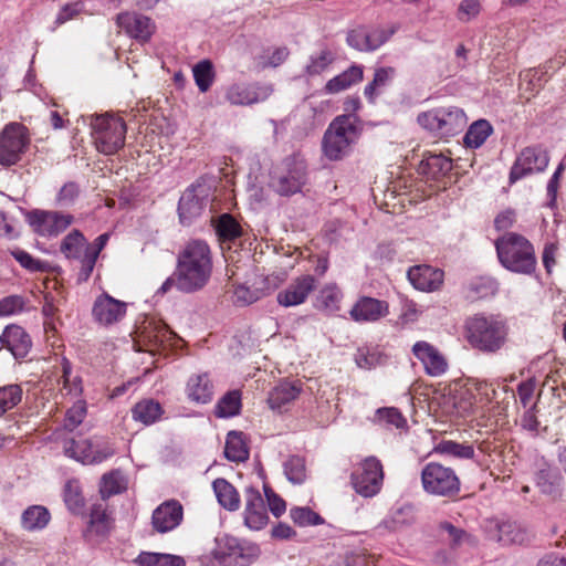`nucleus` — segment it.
I'll return each mask as SVG.
<instances>
[{
	"instance_id": "1",
	"label": "nucleus",
	"mask_w": 566,
	"mask_h": 566,
	"mask_svg": "<svg viewBox=\"0 0 566 566\" xmlns=\"http://www.w3.org/2000/svg\"><path fill=\"white\" fill-rule=\"evenodd\" d=\"M212 273V258L209 245L201 240L188 242L178 254L174 276L168 277L158 293H167L172 286L184 293L203 289Z\"/></svg>"
},
{
	"instance_id": "2",
	"label": "nucleus",
	"mask_w": 566,
	"mask_h": 566,
	"mask_svg": "<svg viewBox=\"0 0 566 566\" xmlns=\"http://www.w3.org/2000/svg\"><path fill=\"white\" fill-rule=\"evenodd\" d=\"M467 339L474 348L485 354L499 352L506 343V322L495 315H474L465 323Z\"/></svg>"
},
{
	"instance_id": "3",
	"label": "nucleus",
	"mask_w": 566,
	"mask_h": 566,
	"mask_svg": "<svg viewBox=\"0 0 566 566\" xmlns=\"http://www.w3.org/2000/svg\"><path fill=\"white\" fill-rule=\"evenodd\" d=\"M259 556L256 544L223 535L214 539L213 548L201 556L200 563L202 566H249Z\"/></svg>"
},
{
	"instance_id": "4",
	"label": "nucleus",
	"mask_w": 566,
	"mask_h": 566,
	"mask_svg": "<svg viewBox=\"0 0 566 566\" xmlns=\"http://www.w3.org/2000/svg\"><path fill=\"white\" fill-rule=\"evenodd\" d=\"M496 253L500 263L509 271L531 274L536 266L534 248L531 242L521 234L509 232L495 241Z\"/></svg>"
},
{
	"instance_id": "5",
	"label": "nucleus",
	"mask_w": 566,
	"mask_h": 566,
	"mask_svg": "<svg viewBox=\"0 0 566 566\" xmlns=\"http://www.w3.org/2000/svg\"><path fill=\"white\" fill-rule=\"evenodd\" d=\"M354 115H339L333 119L323 137V151L329 160H340L348 155L359 135Z\"/></svg>"
},
{
	"instance_id": "6",
	"label": "nucleus",
	"mask_w": 566,
	"mask_h": 566,
	"mask_svg": "<svg viewBox=\"0 0 566 566\" xmlns=\"http://www.w3.org/2000/svg\"><path fill=\"white\" fill-rule=\"evenodd\" d=\"M417 122L434 136L443 138L462 133L468 125V117L462 108L444 105L420 113Z\"/></svg>"
},
{
	"instance_id": "7",
	"label": "nucleus",
	"mask_w": 566,
	"mask_h": 566,
	"mask_svg": "<svg viewBox=\"0 0 566 566\" xmlns=\"http://www.w3.org/2000/svg\"><path fill=\"white\" fill-rule=\"evenodd\" d=\"M92 135L98 151L113 155L125 144L126 124L113 115L95 116L91 120Z\"/></svg>"
},
{
	"instance_id": "8",
	"label": "nucleus",
	"mask_w": 566,
	"mask_h": 566,
	"mask_svg": "<svg viewBox=\"0 0 566 566\" xmlns=\"http://www.w3.org/2000/svg\"><path fill=\"white\" fill-rule=\"evenodd\" d=\"M421 482L426 492L439 496H453L460 491V480L454 470L437 462L424 465Z\"/></svg>"
},
{
	"instance_id": "9",
	"label": "nucleus",
	"mask_w": 566,
	"mask_h": 566,
	"mask_svg": "<svg viewBox=\"0 0 566 566\" xmlns=\"http://www.w3.org/2000/svg\"><path fill=\"white\" fill-rule=\"evenodd\" d=\"M65 455L83 463L98 464L114 455L112 444L103 438L67 440L63 447Z\"/></svg>"
},
{
	"instance_id": "10",
	"label": "nucleus",
	"mask_w": 566,
	"mask_h": 566,
	"mask_svg": "<svg viewBox=\"0 0 566 566\" xmlns=\"http://www.w3.org/2000/svg\"><path fill=\"white\" fill-rule=\"evenodd\" d=\"M28 129L20 123H10L0 133V165L12 166L21 160L28 149Z\"/></svg>"
},
{
	"instance_id": "11",
	"label": "nucleus",
	"mask_w": 566,
	"mask_h": 566,
	"mask_svg": "<svg viewBox=\"0 0 566 566\" xmlns=\"http://www.w3.org/2000/svg\"><path fill=\"white\" fill-rule=\"evenodd\" d=\"M384 471L380 461L368 457L352 474V483L356 492L365 497L376 495L382 485Z\"/></svg>"
},
{
	"instance_id": "12",
	"label": "nucleus",
	"mask_w": 566,
	"mask_h": 566,
	"mask_svg": "<svg viewBox=\"0 0 566 566\" xmlns=\"http://www.w3.org/2000/svg\"><path fill=\"white\" fill-rule=\"evenodd\" d=\"M548 163L549 155L542 146L523 148L511 168L510 184H514L526 176L544 171Z\"/></svg>"
},
{
	"instance_id": "13",
	"label": "nucleus",
	"mask_w": 566,
	"mask_h": 566,
	"mask_svg": "<svg viewBox=\"0 0 566 566\" xmlns=\"http://www.w3.org/2000/svg\"><path fill=\"white\" fill-rule=\"evenodd\" d=\"M306 181V168L302 161L286 160L271 178L270 186L281 196L301 191Z\"/></svg>"
},
{
	"instance_id": "14",
	"label": "nucleus",
	"mask_w": 566,
	"mask_h": 566,
	"mask_svg": "<svg viewBox=\"0 0 566 566\" xmlns=\"http://www.w3.org/2000/svg\"><path fill=\"white\" fill-rule=\"evenodd\" d=\"M30 224L43 237H56L65 231L73 222L72 214L59 211L35 210L30 213Z\"/></svg>"
},
{
	"instance_id": "15",
	"label": "nucleus",
	"mask_w": 566,
	"mask_h": 566,
	"mask_svg": "<svg viewBox=\"0 0 566 566\" xmlns=\"http://www.w3.org/2000/svg\"><path fill=\"white\" fill-rule=\"evenodd\" d=\"M411 353L421 363L428 376L440 377L448 371L447 357L431 343L418 340L412 345Z\"/></svg>"
},
{
	"instance_id": "16",
	"label": "nucleus",
	"mask_w": 566,
	"mask_h": 566,
	"mask_svg": "<svg viewBox=\"0 0 566 566\" xmlns=\"http://www.w3.org/2000/svg\"><path fill=\"white\" fill-rule=\"evenodd\" d=\"M272 92L273 88L269 84L235 83L227 87L226 99L231 105L247 106L265 101Z\"/></svg>"
},
{
	"instance_id": "17",
	"label": "nucleus",
	"mask_w": 566,
	"mask_h": 566,
	"mask_svg": "<svg viewBox=\"0 0 566 566\" xmlns=\"http://www.w3.org/2000/svg\"><path fill=\"white\" fill-rule=\"evenodd\" d=\"M209 202V187L205 184L190 186L181 196L178 205L179 217L182 222L201 214Z\"/></svg>"
},
{
	"instance_id": "18",
	"label": "nucleus",
	"mask_w": 566,
	"mask_h": 566,
	"mask_svg": "<svg viewBox=\"0 0 566 566\" xmlns=\"http://www.w3.org/2000/svg\"><path fill=\"white\" fill-rule=\"evenodd\" d=\"M316 279L311 274H303L293 279L289 285L276 295L277 303L283 307H293L306 302L310 294L316 289Z\"/></svg>"
},
{
	"instance_id": "19",
	"label": "nucleus",
	"mask_w": 566,
	"mask_h": 566,
	"mask_svg": "<svg viewBox=\"0 0 566 566\" xmlns=\"http://www.w3.org/2000/svg\"><path fill=\"white\" fill-rule=\"evenodd\" d=\"M127 312V304L116 300L107 293H103L96 297L92 316L94 321L102 326H112L120 322Z\"/></svg>"
},
{
	"instance_id": "20",
	"label": "nucleus",
	"mask_w": 566,
	"mask_h": 566,
	"mask_svg": "<svg viewBox=\"0 0 566 566\" xmlns=\"http://www.w3.org/2000/svg\"><path fill=\"white\" fill-rule=\"evenodd\" d=\"M182 516V505L176 500H168L153 512L151 524L158 533H167L181 523Z\"/></svg>"
},
{
	"instance_id": "21",
	"label": "nucleus",
	"mask_w": 566,
	"mask_h": 566,
	"mask_svg": "<svg viewBox=\"0 0 566 566\" xmlns=\"http://www.w3.org/2000/svg\"><path fill=\"white\" fill-rule=\"evenodd\" d=\"M116 22L129 36L139 42H147L155 31L153 21L136 12H124L117 15Z\"/></svg>"
},
{
	"instance_id": "22",
	"label": "nucleus",
	"mask_w": 566,
	"mask_h": 566,
	"mask_svg": "<svg viewBox=\"0 0 566 566\" xmlns=\"http://www.w3.org/2000/svg\"><path fill=\"white\" fill-rule=\"evenodd\" d=\"M388 314V303L369 296L359 297L349 311L357 323L376 322Z\"/></svg>"
},
{
	"instance_id": "23",
	"label": "nucleus",
	"mask_w": 566,
	"mask_h": 566,
	"mask_svg": "<svg viewBox=\"0 0 566 566\" xmlns=\"http://www.w3.org/2000/svg\"><path fill=\"white\" fill-rule=\"evenodd\" d=\"M268 511L260 492L248 489L245 494L244 524L252 531H260L268 524Z\"/></svg>"
},
{
	"instance_id": "24",
	"label": "nucleus",
	"mask_w": 566,
	"mask_h": 566,
	"mask_svg": "<svg viewBox=\"0 0 566 566\" xmlns=\"http://www.w3.org/2000/svg\"><path fill=\"white\" fill-rule=\"evenodd\" d=\"M407 276L415 289L423 292H433L443 283V272L426 264L410 268Z\"/></svg>"
},
{
	"instance_id": "25",
	"label": "nucleus",
	"mask_w": 566,
	"mask_h": 566,
	"mask_svg": "<svg viewBox=\"0 0 566 566\" xmlns=\"http://www.w3.org/2000/svg\"><path fill=\"white\" fill-rule=\"evenodd\" d=\"M187 398L196 403H208L212 400L214 385L207 373L195 374L186 384Z\"/></svg>"
},
{
	"instance_id": "26",
	"label": "nucleus",
	"mask_w": 566,
	"mask_h": 566,
	"mask_svg": "<svg viewBox=\"0 0 566 566\" xmlns=\"http://www.w3.org/2000/svg\"><path fill=\"white\" fill-rule=\"evenodd\" d=\"M0 340L15 358H23L29 353L31 347V339L24 329L20 326L12 325L8 326Z\"/></svg>"
},
{
	"instance_id": "27",
	"label": "nucleus",
	"mask_w": 566,
	"mask_h": 566,
	"mask_svg": "<svg viewBox=\"0 0 566 566\" xmlns=\"http://www.w3.org/2000/svg\"><path fill=\"white\" fill-rule=\"evenodd\" d=\"M109 240V233L98 235L92 243H87L83 256V266L78 271V281H87L91 276L101 251Z\"/></svg>"
},
{
	"instance_id": "28",
	"label": "nucleus",
	"mask_w": 566,
	"mask_h": 566,
	"mask_svg": "<svg viewBox=\"0 0 566 566\" xmlns=\"http://www.w3.org/2000/svg\"><path fill=\"white\" fill-rule=\"evenodd\" d=\"M301 392L296 382L283 381L273 388L269 395L268 402L271 409L282 410L294 401Z\"/></svg>"
},
{
	"instance_id": "29",
	"label": "nucleus",
	"mask_w": 566,
	"mask_h": 566,
	"mask_svg": "<svg viewBox=\"0 0 566 566\" xmlns=\"http://www.w3.org/2000/svg\"><path fill=\"white\" fill-rule=\"evenodd\" d=\"M546 81V71L543 69H528L523 71L520 74L521 95L525 97L526 101H530L532 96H535V94L541 91Z\"/></svg>"
},
{
	"instance_id": "30",
	"label": "nucleus",
	"mask_w": 566,
	"mask_h": 566,
	"mask_svg": "<svg viewBox=\"0 0 566 566\" xmlns=\"http://www.w3.org/2000/svg\"><path fill=\"white\" fill-rule=\"evenodd\" d=\"M164 413L161 405L154 399H144L137 402L132 409V416L135 421L149 426L160 420Z\"/></svg>"
},
{
	"instance_id": "31",
	"label": "nucleus",
	"mask_w": 566,
	"mask_h": 566,
	"mask_svg": "<svg viewBox=\"0 0 566 566\" xmlns=\"http://www.w3.org/2000/svg\"><path fill=\"white\" fill-rule=\"evenodd\" d=\"M361 80L363 69L360 66L354 65L344 71L343 73L331 78L326 83L324 91L327 94H337L349 88L353 84L358 83Z\"/></svg>"
},
{
	"instance_id": "32",
	"label": "nucleus",
	"mask_w": 566,
	"mask_h": 566,
	"mask_svg": "<svg viewBox=\"0 0 566 566\" xmlns=\"http://www.w3.org/2000/svg\"><path fill=\"white\" fill-rule=\"evenodd\" d=\"M87 247V241L78 230L71 231L61 243V252L67 259L78 260L83 266V256Z\"/></svg>"
},
{
	"instance_id": "33",
	"label": "nucleus",
	"mask_w": 566,
	"mask_h": 566,
	"mask_svg": "<svg viewBox=\"0 0 566 566\" xmlns=\"http://www.w3.org/2000/svg\"><path fill=\"white\" fill-rule=\"evenodd\" d=\"M412 521L411 510L408 507L398 509L388 514L376 527L375 531L379 535L391 533L408 525Z\"/></svg>"
},
{
	"instance_id": "34",
	"label": "nucleus",
	"mask_w": 566,
	"mask_h": 566,
	"mask_svg": "<svg viewBox=\"0 0 566 566\" xmlns=\"http://www.w3.org/2000/svg\"><path fill=\"white\" fill-rule=\"evenodd\" d=\"M224 455L232 462H243L249 458V449L242 432L230 431L228 433Z\"/></svg>"
},
{
	"instance_id": "35",
	"label": "nucleus",
	"mask_w": 566,
	"mask_h": 566,
	"mask_svg": "<svg viewBox=\"0 0 566 566\" xmlns=\"http://www.w3.org/2000/svg\"><path fill=\"white\" fill-rule=\"evenodd\" d=\"M452 169V161L442 154H428L421 160L420 170L422 174L438 178Z\"/></svg>"
},
{
	"instance_id": "36",
	"label": "nucleus",
	"mask_w": 566,
	"mask_h": 566,
	"mask_svg": "<svg viewBox=\"0 0 566 566\" xmlns=\"http://www.w3.org/2000/svg\"><path fill=\"white\" fill-rule=\"evenodd\" d=\"M213 491L221 506L229 511H235L240 505L239 493L232 484L224 479H217L213 484Z\"/></svg>"
},
{
	"instance_id": "37",
	"label": "nucleus",
	"mask_w": 566,
	"mask_h": 566,
	"mask_svg": "<svg viewBox=\"0 0 566 566\" xmlns=\"http://www.w3.org/2000/svg\"><path fill=\"white\" fill-rule=\"evenodd\" d=\"M50 518L51 515L44 506L32 505L22 513L21 524L27 531H38L44 528Z\"/></svg>"
},
{
	"instance_id": "38",
	"label": "nucleus",
	"mask_w": 566,
	"mask_h": 566,
	"mask_svg": "<svg viewBox=\"0 0 566 566\" xmlns=\"http://www.w3.org/2000/svg\"><path fill=\"white\" fill-rule=\"evenodd\" d=\"M434 452L454 459H472L475 454L472 444L442 440L434 447Z\"/></svg>"
},
{
	"instance_id": "39",
	"label": "nucleus",
	"mask_w": 566,
	"mask_h": 566,
	"mask_svg": "<svg viewBox=\"0 0 566 566\" xmlns=\"http://www.w3.org/2000/svg\"><path fill=\"white\" fill-rule=\"evenodd\" d=\"M358 368L370 370L385 363V356L378 347L363 346L359 347L354 356Z\"/></svg>"
},
{
	"instance_id": "40",
	"label": "nucleus",
	"mask_w": 566,
	"mask_h": 566,
	"mask_svg": "<svg viewBox=\"0 0 566 566\" xmlns=\"http://www.w3.org/2000/svg\"><path fill=\"white\" fill-rule=\"evenodd\" d=\"M528 538L527 533L515 522H503L497 528V541L503 545L523 544Z\"/></svg>"
},
{
	"instance_id": "41",
	"label": "nucleus",
	"mask_w": 566,
	"mask_h": 566,
	"mask_svg": "<svg viewBox=\"0 0 566 566\" xmlns=\"http://www.w3.org/2000/svg\"><path fill=\"white\" fill-rule=\"evenodd\" d=\"M492 130L488 120L479 119L469 127L464 136V143L470 148H478L484 144Z\"/></svg>"
},
{
	"instance_id": "42",
	"label": "nucleus",
	"mask_w": 566,
	"mask_h": 566,
	"mask_svg": "<svg viewBox=\"0 0 566 566\" xmlns=\"http://www.w3.org/2000/svg\"><path fill=\"white\" fill-rule=\"evenodd\" d=\"M216 232L222 242H230L242 234V228L230 214H222L216 223Z\"/></svg>"
},
{
	"instance_id": "43",
	"label": "nucleus",
	"mask_w": 566,
	"mask_h": 566,
	"mask_svg": "<svg viewBox=\"0 0 566 566\" xmlns=\"http://www.w3.org/2000/svg\"><path fill=\"white\" fill-rule=\"evenodd\" d=\"M343 293L335 283L324 285L317 296V306L329 312L339 310Z\"/></svg>"
},
{
	"instance_id": "44",
	"label": "nucleus",
	"mask_w": 566,
	"mask_h": 566,
	"mask_svg": "<svg viewBox=\"0 0 566 566\" xmlns=\"http://www.w3.org/2000/svg\"><path fill=\"white\" fill-rule=\"evenodd\" d=\"M137 562L142 566H185L182 557L159 553H142Z\"/></svg>"
},
{
	"instance_id": "45",
	"label": "nucleus",
	"mask_w": 566,
	"mask_h": 566,
	"mask_svg": "<svg viewBox=\"0 0 566 566\" xmlns=\"http://www.w3.org/2000/svg\"><path fill=\"white\" fill-rule=\"evenodd\" d=\"M193 78L200 92H207L214 81L213 65L209 60L197 63L193 69Z\"/></svg>"
},
{
	"instance_id": "46",
	"label": "nucleus",
	"mask_w": 566,
	"mask_h": 566,
	"mask_svg": "<svg viewBox=\"0 0 566 566\" xmlns=\"http://www.w3.org/2000/svg\"><path fill=\"white\" fill-rule=\"evenodd\" d=\"M241 408V397L239 391L233 390L226 394L216 406V416L219 418H229L239 413Z\"/></svg>"
},
{
	"instance_id": "47",
	"label": "nucleus",
	"mask_w": 566,
	"mask_h": 566,
	"mask_svg": "<svg viewBox=\"0 0 566 566\" xmlns=\"http://www.w3.org/2000/svg\"><path fill=\"white\" fill-rule=\"evenodd\" d=\"M454 408L460 417L476 413L481 410L472 389L467 388L454 400Z\"/></svg>"
},
{
	"instance_id": "48",
	"label": "nucleus",
	"mask_w": 566,
	"mask_h": 566,
	"mask_svg": "<svg viewBox=\"0 0 566 566\" xmlns=\"http://www.w3.org/2000/svg\"><path fill=\"white\" fill-rule=\"evenodd\" d=\"M284 473L293 484H301L306 479L305 461L298 455H293L284 462Z\"/></svg>"
},
{
	"instance_id": "49",
	"label": "nucleus",
	"mask_w": 566,
	"mask_h": 566,
	"mask_svg": "<svg viewBox=\"0 0 566 566\" xmlns=\"http://www.w3.org/2000/svg\"><path fill=\"white\" fill-rule=\"evenodd\" d=\"M22 398V389L19 385H8L0 388V417L15 407Z\"/></svg>"
},
{
	"instance_id": "50",
	"label": "nucleus",
	"mask_w": 566,
	"mask_h": 566,
	"mask_svg": "<svg viewBox=\"0 0 566 566\" xmlns=\"http://www.w3.org/2000/svg\"><path fill=\"white\" fill-rule=\"evenodd\" d=\"M395 70L392 67H380L377 69L374 75V80L365 87L366 97L373 102L377 95V90L384 87L392 78Z\"/></svg>"
},
{
	"instance_id": "51",
	"label": "nucleus",
	"mask_w": 566,
	"mask_h": 566,
	"mask_svg": "<svg viewBox=\"0 0 566 566\" xmlns=\"http://www.w3.org/2000/svg\"><path fill=\"white\" fill-rule=\"evenodd\" d=\"M442 537L449 542L452 547H459L471 542V536L463 530L455 527L449 522L440 524Z\"/></svg>"
},
{
	"instance_id": "52",
	"label": "nucleus",
	"mask_w": 566,
	"mask_h": 566,
	"mask_svg": "<svg viewBox=\"0 0 566 566\" xmlns=\"http://www.w3.org/2000/svg\"><path fill=\"white\" fill-rule=\"evenodd\" d=\"M167 334L168 331L166 327H161L160 329L151 326L144 327L140 337L143 342L148 343V347L145 350L149 353L158 350L164 345Z\"/></svg>"
},
{
	"instance_id": "53",
	"label": "nucleus",
	"mask_w": 566,
	"mask_h": 566,
	"mask_svg": "<svg viewBox=\"0 0 566 566\" xmlns=\"http://www.w3.org/2000/svg\"><path fill=\"white\" fill-rule=\"evenodd\" d=\"M470 389L473 390L481 410L489 406L496 395L493 385L485 380L474 381Z\"/></svg>"
},
{
	"instance_id": "54",
	"label": "nucleus",
	"mask_w": 566,
	"mask_h": 566,
	"mask_svg": "<svg viewBox=\"0 0 566 566\" xmlns=\"http://www.w3.org/2000/svg\"><path fill=\"white\" fill-rule=\"evenodd\" d=\"M64 501L72 512H78L83 507L84 499L77 481H69L65 484Z\"/></svg>"
},
{
	"instance_id": "55",
	"label": "nucleus",
	"mask_w": 566,
	"mask_h": 566,
	"mask_svg": "<svg viewBox=\"0 0 566 566\" xmlns=\"http://www.w3.org/2000/svg\"><path fill=\"white\" fill-rule=\"evenodd\" d=\"M264 296L259 287L251 290L245 285H238L233 289L232 301L239 306L250 305Z\"/></svg>"
},
{
	"instance_id": "56",
	"label": "nucleus",
	"mask_w": 566,
	"mask_h": 566,
	"mask_svg": "<svg viewBox=\"0 0 566 566\" xmlns=\"http://www.w3.org/2000/svg\"><path fill=\"white\" fill-rule=\"evenodd\" d=\"M291 518L300 526L319 525L323 518L310 507H293L290 511Z\"/></svg>"
},
{
	"instance_id": "57",
	"label": "nucleus",
	"mask_w": 566,
	"mask_h": 566,
	"mask_svg": "<svg viewBox=\"0 0 566 566\" xmlns=\"http://www.w3.org/2000/svg\"><path fill=\"white\" fill-rule=\"evenodd\" d=\"M86 416V405L84 401H76L66 412L64 420V428L73 431L78 424L82 423Z\"/></svg>"
},
{
	"instance_id": "58",
	"label": "nucleus",
	"mask_w": 566,
	"mask_h": 566,
	"mask_svg": "<svg viewBox=\"0 0 566 566\" xmlns=\"http://www.w3.org/2000/svg\"><path fill=\"white\" fill-rule=\"evenodd\" d=\"M122 489V481L118 473L112 472L103 475L99 489L103 499L119 493Z\"/></svg>"
},
{
	"instance_id": "59",
	"label": "nucleus",
	"mask_w": 566,
	"mask_h": 566,
	"mask_svg": "<svg viewBox=\"0 0 566 566\" xmlns=\"http://www.w3.org/2000/svg\"><path fill=\"white\" fill-rule=\"evenodd\" d=\"M332 62V56L328 51H322L318 55L312 56L306 66L308 75H318L324 72Z\"/></svg>"
},
{
	"instance_id": "60",
	"label": "nucleus",
	"mask_w": 566,
	"mask_h": 566,
	"mask_svg": "<svg viewBox=\"0 0 566 566\" xmlns=\"http://www.w3.org/2000/svg\"><path fill=\"white\" fill-rule=\"evenodd\" d=\"M377 418L379 421H384L387 424H391L396 428H403L406 419L396 408H381L377 410Z\"/></svg>"
},
{
	"instance_id": "61",
	"label": "nucleus",
	"mask_w": 566,
	"mask_h": 566,
	"mask_svg": "<svg viewBox=\"0 0 566 566\" xmlns=\"http://www.w3.org/2000/svg\"><path fill=\"white\" fill-rule=\"evenodd\" d=\"M80 192L78 186L75 182H66L59 191L56 200L61 207L71 206L77 198Z\"/></svg>"
},
{
	"instance_id": "62",
	"label": "nucleus",
	"mask_w": 566,
	"mask_h": 566,
	"mask_svg": "<svg viewBox=\"0 0 566 566\" xmlns=\"http://www.w3.org/2000/svg\"><path fill=\"white\" fill-rule=\"evenodd\" d=\"M23 308V300L18 295H10L0 300V317L13 315Z\"/></svg>"
},
{
	"instance_id": "63",
	"label": "nucleus",
	"mask_w": 566,
	"mask_h": 566,
	"mask_svg": "<svg viewBox=\"0 0 566 566\" xmlns=\"http://www.w3.org/2000/svg\"><path fill=\"white\" fill-rule=\"evenodd\" d=\"M394 30L375 29L367 31L368 36V50L374 51L381 46L388 39L394 34Z\"/></svg>"
},
{
	"instance_id": "64",
	"label": "nucleus",
	"mask_w": 566,
	"mask_h": 566,
	"mask_svg": "<svg viewBox=\"0 0 566 566\" xmlns=\"http://www.w3.org/2000/svg\"><path fill=\"white\" fill-rule=\"evenodd\" d=\"M481 10L479 0H462L459 6L458 15L462 21H469L475 18Z\"/></svg>"
}]
</instances>
